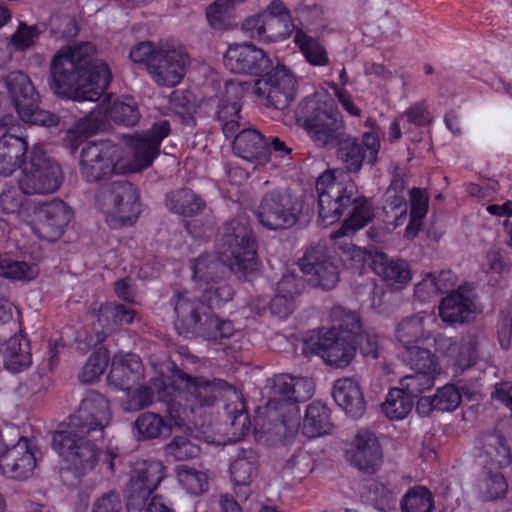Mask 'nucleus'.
Wrapping results in <instances>:
<instances>
[{
    "instance_id": "53",
    "label": "nucleus",
    "mask_w": 512,
    "mask_h": 512,
    "mask_svg": "<svg viewBox=\"0 0 512 512\" xmlns=\"http://www.w3.org/2000/svg\"><path fill=\"white\" fill-rule=\"evenodd\" d=\"M400 505L403 512H431L434 501L426 487L415 486L406 492Z\"/></svg>"
},
{
    "instance_id": "11",
    "label": "nucleus",
    "mask_w": 512,
    "mask_h": 512,
    "mask_svg": "<svg viewBox=\"0 0 512 512\" xmlns=\"http://www.w3.org/2000/svg\"><path fill=\"white\" fill-rule=\"evenodd\" d=\"M301 211V204L296 197L288 190L275 188L263 194L256 217L269 230H283L298 222Z\"/></svg>"
},
{
    "instance_id": "51",
    "label": "nucleus",
    "mask_w": 512,
    "mask_h": 512,
    "mask_svg": "<svg viewBox=\"0 0 512 512\" xmlns=\"http://www.w3.org/2000/svg\"><path fill=\"white\" fill-rule=\"evenodd\" d=\"M330 317L333 323L331 329H336L341 335H352L354 339L360 334L361 321L359 315L342 306H334Z\"/></svg>"
},
{
    "instance_id": "15",
    "label": "nucleus",
    "mask_w": 512,
    "mask_h": 512,
    "mask_svg": "<svg viewBox=\"0 0 512 512\" xmlns=\"http://www.w3.org/2000/svg\"><path fill=\"white\" fill-rule=\"evenodd\" d=\"M169 133V122L161 120L147 131L125 136L126 146L132 153V160L124 159L125 174L148 168L159 155L160 145Z\"/></svg>"
},
{
    "instance_id": "62",
    "label": "nucleus",
    "mask_w": 512,
    "mask_h": 512,
    "mask_svg": "<svg viewBox=\"0 0 512 512\" xmlns=\"http://www.w3.org/2000/svg\"><path fill=\"white\" fill-rule=\"evenodd\" d=\"M459 350L453 360L457 370H465L472 366L476 360L477 337L475 335L463 336L459 340Z\"/></svg>"
},
{
    "instance_id": "54",
    "label": "nucleus",
    "mask_w": 512,
    "mask_h": 512,
    "mask_svg": "<svg viewBox=\"0 0 512 512\" xmlns=\"http://www.w3.org/2000/svg\"><path fill=\"white\" fill-rule=\"evenodd\" d=\"M294 41L311 65L325 66L328 64L327 52L317 40L298 30L295 33Z\"/></svg>"
},
{
    "instance_id": "61",
    "label": "nucleus",
    "mask_w": 512,
    "mask_h": 512,
    "mask_svg": "<svg viewBox=\"0 0 512 512\" xmlns=\"http://www.w3.org/2000/svg\"><path fill=\"white\" fill-rule=\"evenodd\" d=\"M109 356L107 351L99 349L90 355L83 366L79 379L83 383H91L102 375L108 365Z\"/></svg>"
},
{
    "instance_id": "57",
    "label": "nucleus",
    "mask_w": 512,
    "mask_h": 512,
    "mask_svg": "<svg viewBox=\"0 0 512 512\" xmlns=\"http://www.w3.org/2000/svg\"><path fill=\"white\" fill-rule=\"evenodd\" d=\"M20 119L28 124L53 127L59 124V117L49 111L38 108V100L32 103L21 104L17 110Z\"/></svg>"
},
{
    "instance_id": "5",
    "label": "nucleus",
    "mask_w": 512,
    "mask_h": 512,
    "mask_svg": "<svg viewBox=\"0 0 512 512\" xmlns=\"http://www.w3.org/2000/svg\"><path fill=\"white\" fill-rule=\"evenodd\" d=\"M158 392L160 401L166 404L169 419L177 427L183 426L189 415L198 407L210 406L218 397L222 382L207 381L204 378H187L183 391H176L172 385H165Z\"/></svg>"
},
{
    "instance_id": "3",
    "label": "nucleus",
    "mask_w": 512,
    "mask_h": 512,
    "mask_svg": "<svg viewBox=\"0 0 512 512\" xmlns=\"http://www.w3.org/2000/svg\"><path fill=\"white\" fill-rule=\"evenodd\" d=\"M318 219L327 227L337 222L344 209L352 206L349 217L332 237H344L366 226L374 217L371 203L358 195L355 182L345 174L339 178L334 172H324L316 181Z\"/></svg>"
},
{
    "instance_id": "47",
    "label": "nucleus",
    "mask_w": 512,
    "mask_h": 512,
    "mask_svg": "<svg viewBox=\"0 0 512 512\" xmlns=\"http://www.w3.org/2000/svg\"><path fill=\"white\" fill-rule=\"evenodd\" d=\"M400 490L396 486L378 481H370L367 486V500L380 511H388L395 506Z\"/></svg>"
},
{
    "instance_id": "42",
    "label": "nucleus",
    "mask_w": 512,
    "mask_h": 512,
    "mask_svg": "<svg viewBox=\"0 0 512 512\" xmlns=\"http://www.w3.org/2000/svg\"><path fill=\"white\" fill-rule=\"evenodd\" d=\"M20 186H6L0 193V207L6 214L16 215L19 222H29L31 207Z\"/></svg>"
},
{
    "instance_id": "49",
    "label": "nucleus",
    "mask_w": 512,
    "mask_h": 512,
    "mask_svg": "<svg viewBox=\"0 0 512 512\" xmlns=\"http://www.w3.org/2000/svg\"><path fill=\"white\" fill-rule=\"evenodd\" d=\"M414 401L398 387L390 389L385 402L382 404L384 414L391 420H401L412 410Z\"/></svg>"
},
{
    "instance_id": "19",
    "label": "nucleus",
    "mask_w": 512,
    "mask_h": 512,
    "mask_svg": "<svg viewBox=\"0 0 512 512\" xmlns=\"http://www.w3.org/2000/svg\"><path fill=\"white\" fill-rule=\"evenodd\" d=\"M380 146L379 136L374 131L365 132L361 143L347 132L335 147L336 156L348 172L358 173L364 161L370 165L376 163Z\"/></svg>"
},
{
    "instance_id": "27",
    "label": "nucleus",
    "mask_w": 512,
    "mask_h": 512,
    "mask_svg": "<svg viewBox=\"0 0 512 512\" xmlns=\"http://www.w3.org/2000/svg\"><path fill=\"white\" fill-rule=\"evenodd\" d=\"M143 377V365L136 354L119 352L113 356L108 382L119 390H129Z\"/></svg>"
},
{
    "instance_id": "24",
    "label": "nucleus",
    "mask_w": 512,
    "mask_h": 512,
    "mask_svg": "<svg viewBox=\"0 0 512 512\" xmlns=\"http://www.w3.org/2000/svg\"><path fill=\"white\" fill-rule=\"evenodd\" d=\"M37 467L35 452L29 447L28 441L21 438L17 444L6 448L0 457V470L8 478L26 480Z\"/></svg>"
},
{
    "instance_id": "31",
    "label": "nucleus",
    "mask_w": 512,
    "mask_h": 512,
    "mask_svg": "<svg viewBox=\"0 0 512 512\" xmlns=\"http://www.w3.org/2000/svg\"><path fill=\"white\" fill-rule=\"evenodd\" d=\"M192 278L203 289V286H210L215 282L224 281V275L232 271L229 265L220 258L213 255H201L192 262Z\"/></svg>"
},
{
    "instance_id": "20",
    "label": "nucleus",
    "mask_w": 512,
    "mask_h": 512,
    "mask_svg": "<svg viewBox=\"0 0 512 512\" xmlns=\"http://www.w3.org/2000/svg\"><path fill=\"white\" fill-rule=\"evenodd\" d=\"M170 303L175 313V327L180 334L199 335L206 324V318L213 314L208 311L202 298L199 299L187 291L175 294Z\"/></svg>"
},
{
    "instance_id": "30",
    "label": "nucleus",
    "mask_w": 512,
    "mask_h": 512,
    "mask_svg": "<svg viewBox=\"0 0 512 512\" xmlns=\"http://www.w3.org/2000/svg\"><path fill=\"white\" fill-rule=\"evenodd\" d=\"M332 395L338 406L352 418H358L364 414V396L358 383L353 379H338L334 383Z\"/></svg>"
},
{
    "instance_id": "8",
    "label": "nucleus",
    "mask_w": 512,
    "mask_h": 512,
    "mask_svg": "<svg viewBox=\"0 0 512 512\" xmlns=\"http://www.w3.org/2000/svg\"><path fill=\"white\" fill-rule=\"evenodd\" d=\"M100 437H90L82 430L67 426L53 434L52 446L76 476L91 472L99 462L100 450L94 444Z\"/></svg>"
},
{
    "instance_id": "23",
    "label": "nucleus",
    "mask_w": 512,
    "mask_h": 512,
    "mask_svg": "<svg viewBox=\"0 0 512 512\" xmlns=\"http://www.w3.org/2000/svg\"><path fill=\"white\" fill-rule=\"evenodd\" d=\"M350 464L366 473H375L382 463V449L374 433L359 431L346 451Z\"/></svg>"
},
{
    "instance_id": "17",
    "label": "nucleus",
    "mask_w": 512,
    "mask_h": 512,
    "mask_svg": "<svg viewBox=\"0 0 512 512\" xmlns=\"http://www.w3.org/2000/svg\"><path fill=\"white\" fill-rule=\"evenodd\" d=\"M356 339L352 335H341L336 329H329L316 341L306 342L303 352L319 355L330 366L344 368L350 364L356 353Z\"/></svg>"
},
{
    "instance_id": "16",
    "label": "nucleus",
    "mask_w": 512,
    "mask_h": 512,
    "mask_svg": "<svg viewBox=\"0 0 512 512\" xmlns=\"http://www.w3.org/2000/svg\"><path fill=\"white\" fill-rule=\"evenodd\" d=\"M253 91L265 106L282 110L294 99L296 79L285 67L277 66L254 82Z\"/></svg>"
},
{
    "instance_id": "18",
    "label": "nucleus",
    "mask_w": 512,
    "mask_h": 512,
    "mask_svg": "<svg viewBox=\"0 0 512 512\" xmlns=\"http://www.w3.org/2000/svg\"><path fill=\"white\" fill-rule=\"evenodd\" d=\"M111 420L108 400L96 391H90L82 400L78 411L69 417L67 426L82 430L90 437H102Z\"/></svg>"
},
{
    "instance_id": "41",
    "label": "nucleus",
    "mask_w": 512,
    "mask_h": 512,
    "mask_svg": "<svg viewBox=\"0 0 512 512\" xmlns=\"http://www.w3.org/2000/svg\"><path fill=\"white\" fill-rule=\"evenodd\" d=\"M238 335L240 336V333L235 332L232 322L220 320L215 312H213L210 318H206V324L202 327V331L199 334V336L207 341L218 343L224 350L236 349L229 340Z\"/></svg>"
},
{
    "instance_id": "33",
    "label": "nucleus",
    "mask_w": 512,
    "mask_h": 512,
    "mask_svg": "<svg viewBox=\"0 0 512 512\" xmlns=\"http://www.w3.org/2000/svg\"><path fill=\"white\" fill-rule=\"evenodd\" d=\"M373 264L375 273L393 289H402L411 280L409 265L405 260L389 259L385 254H380Z\"/></svg>"
},
{
    "instance_id": "38",
    "label": "nucleus",
    "mask_w": 512,
    "mask_h": 512,
    "mask_svg": "<svg viewBox=\"0 0 512 512\" xmlns=\"http://www.w3.org/2000/svg\"><path fill=\"white\" fill-rule=\"evenodd\" d=\"M249 88L250 83L247 82L226 81L224 95L216 113L219 122L239 118L240 100Z\"/></svg>"
},
{
    "instance_id": "1",
    "label": "nucleus",
    "mask_w": 512,
    "mask_h": 512,
    "mask_svg": "<svg viewBox=\"0 0 512 512\" xmlns=\"http://www.w3.org/2000/svg\"><path fill=\"white\" fill-rule=\"evenodd\" d=\"M95 53L90 42L61 48L50 63V89L62 98L97 101L108 88L112 74L106 63L94 58Z\"/></svg>"
},
{
    "instance_id": "46",
    "label": "nucleus",
    "mask_w": 512,
    "mask_h": 512,
    "mask_svg": "<svg viewBox=\"0 0 512 512\" xmlns=\"http://www.w3.org/2000/svg\"><path fill=\"white\" fill-rule=\"evenodd\" d=\"M47 29L44 22L28 25L20 21L15 32L11 35L9 44L15 51L24 52L36 45L39 37Z\"/></svg>"
},
{
    "instance_id": "21",
    "label": "nucleus",
    "mask_w": 512,
    "mask_h": 512,
    "mask_svg": "<svg viewBox=\"0 0 512 512\" xmlns=\"http://www.w3.org/2000/svg\"><path fill=\"white\" fill-rule=\"evenodd\" d=\"M35 219L29 221L39 238L47 241L59 239L71 220V211L62 200H53L34 208Z\"/></svg>"
},
{
    "instance_id": "52",
    "label": "nucleus",
    "mask_w": 512,
    "mask_h": 512,
    "mask_svg": "<svg viewBox=\"0 0 512 512\" xmlns=\"http://www.w3.org/2000/svg\"><path fill=\"white\" fill-rule=\"evenodd\" d=\"M479 492L483 500L495 501L506 496L508 483L501 472L485 470L484 477L479 481Z\"/></svg>"
},
{
    "instance_id": "44",
    "label": "nucleus",
    "mask_w": 512,
    "mask_h": 512,
    "mask_svg": "<svg viewBox=\"0 0 512 512\" xmlns=\"http://www.w3.org/2000/svg\"><path fill=\"white\" fill-rule=\"evenodd\" d=\"M176 474L181 487L193 496L202 495L209 489V475L206 470L179 465L176 468Z\"/></svg>"
},
{
    "instance_id": "50",
    "label": "nucleus",
    "mask_w": 512,
    "mask_h": 512,
    "mask_svg": "<svg viewBox=\"0 0 512 512\" xmlns=\"http://www.w3.org/2000/svg\"><path fill=\"white\" fill-rule=\"evenodd\" d=\"M106 114L110 120L124 126H134L140 119L137 104L130 97L115 100Z\"/></svg>"
},
{
    "instance_id": "40",
    "label": "nucleus",
    "mask_w": 512,
    "mask_h": 512,
    "mask_svg": "<svg viewBox=\"0 0 512 512\" xmlns=\"http://www.w3.org/2000/svg\"><path fill=\"white\" fill-rule=\"evenodd\" d=\"M6 87L12 98L16 111L20 109L21 104L32 103L39 100V95L30 78L21 71H14L6 77Z\"/></svg>"
},
{
    "instance_id": "55",
    "label": "nucleus",
    "mask_w": 512,
    "mask_h": 512,
    "mask_svg": "<svg viewBox=\"0 0 512 512\" xmlns=\"http://www.w3.org/2000/svg\"><path fill=\"white\" fill-rule=\"evenodd\" d=\"M313 458L306 451H298L293 454L283 467V477L291 481L300 482L313 470Z\"/></svg>"
},
{
    "instance_id": "6",
    "label": "nucleus",
    "mask_w": 512,
    "mask_h": 512,
    "mask_svg": "<svg viewBox=\"0 0 512 512\" xmlns=\"http://www.w3.org/2000/svg\"><path fill=\"white\" fill-rule=\"evenodd\" d=\"M219 254L230 269L243 276L257 270L256 244L246 218L226 222L220 229Z\"/></svg>"
},
{
    "instance_id": "60",
    "label": "nucleus",
    "mask_w": 512,
    "mask_h": 512,
    "mask_svg": "<svg viewBox=\"0 0 512 512\" xmlns=\"http://www.w3.org/2000/svg\"><path fill=\"white\" fill-rule=\"evenodd\" d=\"M164 453L174 461H186L197 457L200 448L186 436H175L165 446Z\"/></svg>"
},
{
    "instance_id": "58",
    "label": "nucleus",
    "mask_w": 512,
    "mask_h": 512,
    "mask_svg": "<svg viewBox=\"0 0 512 512\" xmlns=\"http://www.w3.org/2000/svg\"><path fill=\"white\" fill-rule=\"evenodd\" d=\"M436 377L437 376L415 372L414 374L402 377L398 388L403 390V393L414 401L421 394L434 386Z\"/></svg>"
},
{
    "instance_id": "63",
    "label": "nucleus",
    "mask_w": 512,
    "mask_h": 512,
    "mask_svg": "<svg viewBox=\"0 0 512 512\" xmlns=\"http://www.w3.org/2000/svg\"><path fill=\"white\" fill-rule=\"evenodd\" d=\"M405 133L411 132L412 126L423 127L431 122V115L424 103L411 105L401 116Z\"/></svg>"
},
{
    "instance_id": "10",
    "label": "nucleus",
    "mask_w": 512,
    "mask_h": 512,
    "mask_svg": "<svg viewBox=\"0 0 512 512\" xmlns=\"http://www.w3.org/2000/svg\"><path fill=\"white\" fill-rule=\"evenodd\" d=\"M61 183L60 166L46 156L42 144L33 145L18 181L20 189L26 195L50 194L55 192Z\"/></svg>"
},
{
    "instance_id": "39",
    "label": "nucleus",
    "mask_w": 512,
    "mask_h": 512,
    "mask_svg": "<svg viewBox=\"0 0 512 512\" xmlns=\"http://www.w3.org/2000/svg\"><path fill=\"white\" fill-rule=\"evenodd\" d=\"M330 411L322 403L313 402L306 410L302 433L308 438H316L330 432Z\"/></svg>"
},
{
    "instance_id": "4",
    "label": "nucleus",
    "mask_w": 512,
    "mask_h": 512,
    "mask_svg": "<svg viewBox=\"0 0 512 512\" xmlns=\"http://www.w3.org/2000/svg\"><path fill=\"white\" fill-rule=\"evenodd\" d=\"M295 116L318 148H335L347 133L343 117L333 99L325 95L306 97L298 105Z\"/></svg>"
},
{
    "instance_id": "7",
    "label": "nucleus",
    "mask_w": 512,
    "mask_h": 512,
    "mask_svg": "<svg viewBox=\"0 0 512 512\" xmlns=\"http://www.w3.org/2000/svg\"><path fill=\"white\" fill-rule=\"evenodd\" d=\"M122 148L109 140L84 143L80 152L79 172L87 183L102 185L112 176L125 174Z\"/></svg>"
},
{
    "instance_id": "12",
    "label": "nucleus",
    "mask_w": 512,
    "mask_h": 512,
    "mask_svg": "<svg viewBox=\"0 0 512 512\" xmlns=\"http://www.w3.org/2000/svg\"><path fill=\"white\" fill-rule=\"evenodd\" d=\"M298 263L312 286L331 290L337 285L340 274L339 258L326 242L310 245Z\"/></svg>"
},
{
    "instance_id": "64",
    "label": "nucleus",
    "mask_w": 512,
    "mask_h": 512,
    "mask_svg": "<svg viewBox=\"0 0 512 512\" xmlns=\"http://www.w3.org/2000/svg\"><path fill=\"white\" fill-rule=\"evenodd\" d=\"M436 410L447 412L455 410L461 402V394L454 385H445L433 395Z\"/></svg>"
},
{
    "instance_id": "14",
    "label": "nucleus",
    "mask_w": 512,
    "mask_h": 512,
    "mask_svg": "<svg viewBox=\"0 0 512 512\" xmlns=\"http://www.w3.org/2000/svg\"><path fill=\"white\" fill-rule=\"evenodd\" d=\"M165 467L157 460H137L133 463L124 494L129 512L140 511L164 478Z\"/></svg>"
},
{
    "instance_id": "9",
    "label": "nucleus",
    "mask_w": 512,
    "mask_h": 512,
    "mask_svg": "<svg viewBox=\"0 0 512 512\" xmlns=\"http://www.w3.org/2000/svg\"><path fill=\"white\" fill-rule=\"evenodd\" d=\"M138 189L128 181H113L102 184L96 193L99 209L111 222L132 225L138 218L140 210Z\"/></svg>"
},
{
    "instance_id": "28",
    "label": "nucleus",
    "mask_w": 512,
    "mask_h": 512,
    "mask_svg": "<svg viewBox=\"0 0 512 512\" xmlns=\"http://www.w3.org/2000/svg\"><path fill=\"white\" fill-rule=\"evenodd\" d=\"M28 143L23 137L4 134L0 138V175L10 176L29 159Z\"/></svg>"
},
{
    "instance_id": "29",
    "label": "nucleus",
    "mask_w": 512,
    "mask_h": 512,
    "mask_svg": "<svg viewBox=\"0 0 512 512\" xmlns=\"http://www.w3.org/2000/svg\"><path fill=\"white\" fill-rule=\"evenodd\" d=\"M4 367L12 373H20L32 364L31 346L26 336L19 334L0 344Z\"/></svg>"
},
{
    "instance_id": "37",
    "label": "nucleus",
    "mask_w": 512,
    "mask_h": 512,
    "mask_svg": "<svg viewBox=\"0 0 512 512\" xmlns=\"http://www.w3.org/2000/svg\"><path fill=\"white\" fill-rule=\"evenodd\" d=\"M401 357L403 362L416 373L439 376L441 374V365L435 354L429 349L415 346L402 350Z\"/></svg>"
},
{
    "instance_id": "35",
    "label": "nucleus",
    "mask_w": 512,
    "mask_h": 512,
    "mask_svg": "<svg viewBox=\"0 0 512 512\" xmlns=\"http://www.w3.org/2000/svg\"><path fill=\"white\" fill-rule=\"evenodd\" d=\"M484 470H498L512 463V453L505 438L499 434L488 435L481 455Z\"/></svg>"
},
{
    "instance_id": "26",
    "label": "nucleus",
    "mask_w": 512,
    "mask_h": 512,
    "mask_svg": "<svg viewBox=\"0 0 512 512\" xmlns=\"http://www.w3.org/2000/svg\"><path fill=\"white\" fill-rule=\"evenodd\" d=\"M476 310L473 293L460 286L442 299L439 305L441 319L450 324H464L471 321Z\"/></svg>"
},
{
    "instance_id": "13",
    "label": "nucleus",
    "mask_w": 512,
    "mask_h": 512,
    "mask_svg": "<svg viewBox=\"0 0 512 512\" xmlns=\"http://www.w3.org/2000/svg\"><path fill=\"white\" fill-rule=\"evenodd\" d=\"M190 64L191 58L183 46L159 44L148 74L158 86L172 88L182 82Z\"/></svg>"
},
{
    "instance_id": "32",
    "label": "nucleus",
    "mask_w": 512,
    "mask_h": 512,
    "mask_svg": "<svg viewBox=\"0 0 512 512\" xmlns=\"http://www.w3.org/2000/svg\"><path fill=\"white\" fill-rule=\"evenodd\" d=\"M233 151L247 161L266 162L268 153L266 137L255 129H243L233 140Z\"/></svg>"
},
{
    "instance_id": "43",
    "label": "nucleus",
    "mask_w": 512,
    "mask_h": 512,
    "mask_svg": "<svg viewBox=\"0 0 512 512\" xmlns=\"http://www.w3.org/2000/svg\"><path fill=\"white\" fill-rule=\"evenodd\" d=\"M427 314L420 312L402 320L396 328V338L403 350L418 346L417 343L427 338L424 329V320Z\"/></svg>"
},
{
    "instance_id": "22",
    "label": "nucleus",
    "mask_w": 512,
    "mask_h": 512,
    "mask_svg": "<svg viewBox=\"0 0 512 512\" xmlns=\"http://www.w3.org/2000/svg\"><path fill=\"white\" fill-rule=\"evenodd\" d=\"M224 65L232 73L257 76L269 69L272 62L262 49L244 43L229 46Z\"/></svg>"
},
{
    "instance_id": "2",
    "label": "nucleus",
    "mask_w": 512,
    "mask_h": 512,
    "mask_svg": "<svg viewBox=\"0 0 512 512\" xmlns=\"http://www.w3.org/2000/svg\"><path fill=\"white\" fill-rule=\"evenodd\" d=\"M268 401L259 407L255 431L267 440H281L295 435L300 427L298 403L309 400L314 393L311 379L278 374L267 380Z\"/></svg>"
},
{
    "instance_id": "48",
    "label": "nucleus",
    "mask_w": 512,
    "mask_h": 512,
    "mask_svg": "<svg viewBox=\"0 0 512 512\" xmlns=\"http://www.w3.org/2000/svg\"><path fill=\"white\" fill-rule=\"evenodd\" d=\"M235 0H216L206 8V19L214 30L224 31L232 27L231 20Z\"/></svg>"
},
{
    "instance_id": "34",
    "label": "nucleus",
    "mask_w": 512,
    "mask_h": 512,
    "mask_svg": "<svg viewBox=\"0 0 512 512\" xmlns=\"http://www.w3.org/2000/svg\"><path fill=\"white\" fill-rule=\"evenodd\" d=\"M171 433V424L154 412L139 414L133 423V434L138 441L160 439Z\"/></svg>"
},
{
    "instance_id": "56",
    "label": "nucleus",
    "mask_w": 512,
    "mask_h": 512,
    "mask_svg": "<svg viewBox=\"0 0 512 512\" xmlns=\"http://www.w3.org/2000/svg\"><path fill=\"white\" fill-rule=\"evenodd\" d=\"M37 275L38 268L36 265L9 258L0 259V277L2 278L28 282L35 279Z\"/></svg>"
},
{
    "instance_id": "25",
    "label": "nucleus",
    "mask_w": 512,
    "mask_h": 512,
    "mask_svg": "<svg viewBox=\"0 0 512 512\" xmlns=\"http://www.w3.org/2000/svg\"><path fill=\"white\" fill-rule=\"evenodd\" d=\"M259 454L253 448H239L229 466L234 491L241 499H247L251 493L250 486L259 474Z\"/></svg>"
},
{
    "instance_id": "45",
    "label": "nucleus",
    "mask_w": 512,
    "mask_h": 512,
    "mask_svg": "<svg viewBox=\"0 0 512 512\" xmlns=\"http://www.w3.org/2000/svg\"><path fill=\"white\" fill-rule=\"evenodd\" d=\"M429 197L425 190L413 188L410 191V221L405 229V236L409 239L415 238L421 230L422 220L428 211Z\"/></svg>"
},
{
    "instance_id": "36",
    "label": "nucleus",
    "mask_w": 512,
    "mask_h": 512,
    "mask_svg": "<svg viewBox=\"0 0 512 512\" xmlns=\"http://www.w3.org/2000/svg\"><path fill=\"white\" fill-rule=\"evenodd\" d=\"M165 205L175 214L195 216L202 213L205 201L191 189H178L166 194Z\"/></svg>"
},
{
    "instance_id": "59",
    "label": "nucleus",
    "mask_w": 512,
    "mask_h": 512,
    "mask_svg": "<svg viewBox=\"0 0 512 512\" xmlns=\"http://www.w3.org/2000/svg\"><path fill=\"white\" fill-rule=\"evenodd\" d=\"M233 296L232 287L225 281L215 282V284L202 289V299L208 308V311L221 308L230 301Z\"/></svg>"
}]
</instances>
